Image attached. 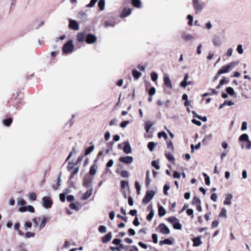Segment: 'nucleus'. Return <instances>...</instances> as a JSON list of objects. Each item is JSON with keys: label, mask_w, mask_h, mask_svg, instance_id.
I'll use <instances>...</instances> for the list:
<instances>
[{"label": "nucleus", "mask_w": 251, "mask_h": 251, "mask_svg": "<svg viewBox=\"0 0 251 251\" xmlns=\"http://www.w3.org/2000/svg\"><path fill=\"white\" fill-rule=\"evenodd\" d=\"M193 246L195 247H198L202 244V242L201 240V238L200 237L194 238L193 239Z\"/></svg>", "instance_id": "22"}, {"label": "nucleus", "mask_w": 251, "mask_h": 251, "mask_svg": "<svg viewBox=\"0 0 251 251\" xmlns=\"http://www.w3.org/2000/svg\"><path fill=\"white\" fill-rule=\"evenodd\" d=\"M166 212L165 208L162 206H159L158 207V215L160 217H163L165 216Z\"/></svg>", "instance_id": "26"}, {"label": "nucleus", "mask_w": 251, "mask_h": 251, "mask_svg": "<svg viewBox=\"0 0 251 251\" xmlns=\"http://www.w3.org/2000/svg\"><path fill=\"white\" fill-rule=\"evenodd\" d=\"M156 92V89L154 87H151L150 88L149 91V94L151 96H152L153 95L155 94Z\"/></svg>", "instance_id": "55"}, {"label": "nucleus", "mask_w": 251, "mask_h": 251, "mask_svg": "<svg viewBox=\"0 0 251 251\" xmlns=\"http://www.w3.org/2000/svg\"><path fill=\"white\" fill-rule=\"evenodd\" d=\"M167 221L174 225L175 223L177 222L179 220L177 218L175 217H170L167 219Z\"/></svg>", "instance_id": "30"}, {"label": "nucleus", "mask_w": 251, "mask_h": 251, "mask_svg": "<svg viewBox=\"0 0 251 251\" xmlns=\"http://www.w3.org/2000/svg\"><path fill=\"white\" fill-rule=\"evenodd\" d=\"M74 49V46L72 40L68 41L66 43L63 47V51L65 53L71 52Z\"/></svg>", "instance_id": "2"}, {"label": "nucleus", "mask_w": 251, "mask_h": 251, "mask_svg": "<svg viewBox=\"0 0 251 251\" xmlns=\"http://www.w3.org/2000/svg\"><path fill=\"white\" fill-rule=\"evenodd\" d=\"M69 27L70 29L74 30H78L79 29L78 24L75 20L70 19H69Z\"/></svg>", "instance_id": "6"}, {"label": "nucleus", "mask_w": 251, "mask_h": 251, "mask_svg": "<svg viewBox=\"0 0 251 251\" xmlns=\"http://www.w3.org/2000/svg\"><path fill=\"white\" fill-rule=\"evenodd\" d=\"M181 37L185 40V42L192 41L195 39L194 37L192 35L185 32H184L182 33Z\"/></svg>", "instance_id": "12"}, {"label": "nucleus", "mask_w": 251, "mask_h": 251, "mask_svg": "<svg viewBox=\"0 0 251 251\" xmlns=\"http://www.w3.org/2000/svg\"><path fill=\"white\" fill-rule=\"evenodd\" d=\"M97 37L91 33L88 34L86 37V42L87 44H92L97 41Z\"/></svg>", "instance_id": "7"}, {"label": "nucleus", "mask_w": 251, "mask_h": 251, "mask_svg": "<svg viewBox=\"0 0 251 251\" xmlns=\"http://www.w3.org/2000/svg\"><path fill=\"white\" fill-rule=\"evenodd\" d=\"M155 193L152 190L148 191L142 200V202L144 203H148L153 198Z\"/></svg>", "instance_id": "4"}, {"label": "nucleus", "mask_w": 251, "mask_h": 251, "mask_svg": "<svg viewBox=\"0 0 251 251\" xmlns=\"http://www.w3.org/2000/svg\"><path fill=\"white\" fill-rule=\"evenodd\" d=\"M92 179L88 176H85L83 179V185L87 188H91Z\"/></svg>", "instance_id": "9"}, {"label": "nucleus", "mask_w": 251, "mask_h": 251, "mask_svg": "<svg viewBox=\"0 0 251 251\" xmlns=\"http://www.w3.org/2000/svg\"><path fill=\"white\" fill-rule=\"evenodd\" d=\"M249 140V136L247 134L244 133L242 134L239 138V140L240 141H246L247 142Z\"/></svg>", "instance_id": "29"}, {"label": "nucleus", "mask_w": 251, "mask_h": 251, "mask_svg": "<svg viewBox=\"0 0 251 251\" xmlns=\"http://www.w3.org/2000/svg\"><path fill=\"white\" fill-rule=\"evenodd\" d=\"M112 238V233L111 232H108L107 234H106L104 236H103L102 238V242L103 243H107Z\"/></svg>", "instance_id": "19"}, {"label": "nucleus", "mask_w": 251, "mask_h": 251, "mask_svg": "<svg viewBox=\"0 0 251 251\" xmlns=\"http://www.w3.org/2000/svg\"><path fill=\"white\" fill-rule=\"evenodd\" d=\"M35 236V233L34 232L28 231L25 234V237L26 238H29L30 237H34Z\"/></svg>", "instance_id": "49"}, {"label": "nucleus", "mask_w": 251, "mask_h": 251, "mask_svg": "<svg viewBox=\"0 0 251 251\" xmlns=\"http://www.w3.org/2000/svg\"><path fill=\"white\" fill-rule=\"evenodd\" d=\"M77 17L82 21H85L87 18V15L85 11H81L78 13Z\"/></svg>", "instance_id": "17"}, {"label": "nucleus", "mask_w": 251, "mask_h": 251, "mask_svg": "<svg viewBox=\"0 0 251 251\" xmlns=\"http://www.w3.org/2000/svg\"><path fill=\"white\" fill-rule=\"evenodd\" d=\"M151 165L157 170H159L160 169V166L159 165V162L157 161H155V160L152 161L151 162Z\"/></svg>", "instance_id": "41"}, {"label": "nucleus", "mask_w": 251, "mask_h": 251, "mask_svg": "<svg viewBox=\"0 0 251 251\" xmlns=\"http://www.w3.org/2000/svg\"><path fill=\"white\" fill-rule=\"evenodd\" d=\"M232 198L233 196L231 194H227L226 195V197L224 202V204L227 205H231L232 203L231 200L232 199Z\"/></svg>", "instance_id": "16"}, {"label": "nucleus", "mask_w": 251, "mask_h": 251, "mask_svg": "<svg viewBox=\"0 0 251 251\" xmlns=\"http://www.w3.org/2000/svg\"><path fill=\"white\" fill-rule=\"evenodd\" d=\"M119 149H123L124 152H126V143L124 142L122 144H119L118 146Z\"/></svg>", "instance_id": "56"}, {"label": "nucleus", "mask_w": 251, "mask_h": 251, "mask_svg": "<svg viewBox=\"0 0 251 251\" xmlns=\"http://www.w3.org/2000/svg\"><path fill=\"white\" fill-rule=\"evenodd\" d=\"M220 217H224L225 218H226V210L225 208L223 207L221 209V211L219 214Z\"/></svg>", "instance_id": "33"}, {"label": "nucleus", "mask_w": 251, "mask_h": 251, "mask_svg": "<svg viewBox=\"0 0 251 251\" xmlns=\"http://www.w3.org/2000/svg\"><path fill=\"white\" fill-rule=\"evenodd\" d=\"M173 226V227L176 229L180 230L182 229V225L179 223V221Z\"/></svg>", "instance_id": "38"}, {"label": "nucleus", "mask_w": 251, "mask_h": 251, "mask_svg": "<svg viewBox=\"0 0 251 251\" xmlns=\"http://www.w3.org/2000/svg\"><path fill=\"white\" fill-rule=\"evenodd\" d=\"M228 81L227 80L226 78V77H224L220 81V83L221 85H223L225 83H227Z\"/></svg>", "instance_id": "63"}, {"label": "nucleus", "mask_w": 251, "mask_h": 251, "mask_svg": "<svg viewBox=\"0 0 251 251\" xmlns=\"http://www.w3.org/2000/svg\"><path fill=\"white\" fill-rule=\"evenodd\" d=\"M203 176L205 177V183L207 185H209L210 183V177L205 173H203Z\"/></svg>", "instance_id": "40"}, {"label": "nucleus", "mask_w": 251, "mask_h": 251, "mask_svg": "<svg viewBox=\"0 0 251 251\" xmlns=\"http://www.w3.org/2000/svg\"><path fill=\"white\" fill-rule=\"evenodd\" d=\"M154 215V211L153 210L151 209L150 213L147 216V220L149 221H151Z\"/></svg>", "instance_id": "36"}, {"label": "nucleus", "mask_w": 251, "mask_h": 251, "mask_svg": "<svg viewBox=\"0 0 251 251\" xmlns=\"http://www.w3.org/2000/svg\"><path fill=\"white\" fill-rule=\"evenodd\" d=\"M217 198L218 197L216 193H213L210 197L211 199L215 202L217 201Z\"/></svg>", "instance_id": "62"}, {"label": "nucleus", "mask_w": 251, "mask_h": 251, "mask_svg": "<svg viewBox=\"0 0 251 251\" xmlns=\"http://www.w3.org/2000/svg\"><path fill=\"white\" fill-rule=\"evenodd\" d=\"M99 231L100 233H105L107 231L106 227L105 226H100L99 227Z\"/></svg>", "instance_id": "45"}, {"label": "nucleus", "mask_w": 251, "mask_h": 251, "mask_svg": "<svg viewBox=\"0 0 251 251\" xmlns=\"http://www.w3.org/2000/svg\"><path fill=\"white\" fill-rule=\"evenodd\" d=\"M132 74L135 80H138L142 75V73L136 70H133Z\"/></svg>", "instance_id": "21"}, {"label": "nucleus", "mask_w": 251, "mask_h": 251, "mask_svg": "<svg viewBox=\"0 0 251 251\" xmlns=\"http://www.w3.org/2000/svg\"><path fill=\"white\" fill-rule=\"evenodd\" d=\"M126 156L121 157L119 159V162L116 164V170H125Z\"/></svg>", "instance_id": "5"}, {"label": "nucleus", "mask_w": 251, "mask_h": 251, "mask_svg": "<svg viewBox=\"0 0 251 251\" xmlns=\"http://www.w3.org/2000/svg\"><path fill=\"white\" fill-rule=\"evenodd\" d=\"M17 202L21 205H25L26 203V201L22 198L18 199Z\"/></svg>", "instance_id": "54"}, {"label": "nucleus", "mask_w": 251, "mask_h": 251, "mask_svg": "<svg viewBox=\"0 0 251 251\" xmlns=\"http://www.w3.org/2000/svg\"><path fill=\"white\" fill-rule=\"evenodd\" d=\"M226 91L229 95H233L234 94V90L231 87H227Z\"/></svg>", "instance_id": "42"}, {"label": "nucleus", "mask_w": 251, "mask_h": 251, "mask_svg": "<svg viewBox=\"0 0 251 251\" xmlns=\"http://www.w3.org/2000/svg\"><path fill=\"white\" fill-rule=\"evenodd\" d=\"M193 6L196 13L200 12L203 9V4L199 0H193Z\"/></svg>", "instance_id": "3"}, {"label": "nucleus", "mask_w": 251, "mask_h": 251, "mask_svg": "<svg viewBox=\"0 0 251 251\" xmlns=\"http://www.w3.org/2000/svg\"><path fill=\"white\" fill-rule=\"evenodd\" d=\"M43 206L46 208H49L51 206L52 201L50 198L48 197H45L42 199Z\"/></svg>", "instance_id": "8"}, {"label": "nucleus", "mask_w": 251, "mask_h": 251, "mask_svg": "<svg viewBox=\"0 0 251 251\" xmlns=\"http://www.w3.org/2000/svg\"><path fill=\"white\" fill-rule=\"evenodd\" d=\"M133 224L135 226H138L140 225V222L138 221V218L137 217H136L133 221Z\"/></svg>", "instance_id": "64"}, {"label": "nucleus", "mask_w": 251, "mask_h": 251, "mask_svg": "<svg viewBox=\"0 0 251 251\" xmlns=\"http://www.w3.org/2000/svg\"><path fill=\"white\" fill-rule=\"evenodd\" d=\"M153 126V124L151 123L150 121H147L145 124V128L147 132H148L151 128V127Z\"/></svg>", "instance_id": "32"}, {"label": "nucleus", "mask_w": 251, "mask_h": 251, "mask_svg": "<svg viewBox=\"0 0 251 251\" xmlns=\"http://www.w3.org/2000/svg\"><path fill=\"white\" fill-rule=\"evenodd\" d=\"M36 199V195L34 193H31L29 195V199L31 201H35Z\"/></svg>", "instance_id": "58"}, {"label": "nucleus", "mask_w": 251, "mask_h": 251, "mask_svg": "<svg viewBox=\"0 0 251 251\" xmlns=\"http://www.w3.org/2000/svg\"><path fill=\"white\" fill-rule=\"evenodd\" d=\"M163 81L165 86L169 88L172 89L173 88V86L172 84V82L170 79L169 76L167 74H164L163 75Z\"/></svg>", "instance_id": "10"}, {"label": "nucleus", "mask_w": 251, "mask_h": 251, "mask_svg": "<svg viewBox=\"0 0 251 251\" xmlns=\"http://www.w3.org/2000/svg\"><path fill=\"white\" fill-rule=\"evenodd\" d=\"M236 50L239 54H242L244 52L243 47L242 45H238L237 46Z\"/></svg>", "instance_id": "51"}, {"label": "nucleus", "mask_w": 251, "mask_h": 251, "mask_svg": "<svg viewBox=\"0 0 251 251\" xmlns=\"http://www.w3.org/2000/svg\"><path fill=\"white\" fill-rule=\"evenodd\" d=\"M192 203L194 204H198L201 203V200L197 197H194L192 200Z\"/></svg>", "instance_id": "52"}, {"label": "nucleus", "mask_w": 251, "mask_h": 251, "mask_svg": "<svg viewBox=\"0 0 251 251\" xmlns=\"http://www.w3.org/2000/svg\"><path fill=\"white\" fill-rule=\"evenodd\" d=\"M165 156L169 160L171 161V160H174V157L173 155L171 153H170L169 152H165Z\"/></svg>", "instance_id": "48"}, {"label": "nucleus", "mask_w": 251, "mask_h": 251, "mask_svg": "<svg viewBox=\"0 0 251 251\" xmlns=\"http://www.w3.org/2000/svg\"><path fill=\"white\" fill-rule=\"evenodd\" d=\"M150 172L148 171L146 173V178L145 180V184L146 186H148L150 185L151 183V179L150 178Z\"/></svg>", "instance_id": "31"}, {"label": "nucleus", "mask_w": 251, "mask_h": 251, "mask_svg": "<svg viewBox=\"0 0 251 251\" xmlns=\"http://www.w3.org/2000/svg\"><path fill=\"white\" fill-rule=\"evenodd\" d=\"M187 18L188 19L189 22L188 23V24L190 26H192L193 25V17L191 15H188L187 16Z\"/></svg>", "instance_id": "46"}, {"label": "nucleus", "mask_w": 251, "mask_h": 251, "mask_svg": "<svg viewBox=\"0 0 251 251\" xmlns=\"http://www.w3.org/2000/svg\"><path fill=\"white\" fill-rule=\"evenodd\" d=\"M61 176L59 175L58 177L54 181V184L52 185V188L54 190H56L59 186L61 185Z\"/></svg>", "instance_id": "14"}, {"label": "nucleus", "mask_w": 251, "mask_h": 251, "mask_svg": "<svg viewBox=\"0 0 251 251\" xmlns=\"http://www.w3.org/2000/svg\"><path fill=\"white\" fill-rule=\"evenodd\" d=\"M158 137L159 138L162 137H163L165 139H167L168 138L167 134L164 131L159 132L158 133Z\"/></svg>", "instance_id": "53"}, {"label": "nucleus", "mask_w": 251, "mask_h": 251, "mask_svg": "<svg viewBox=\"0 0 251 251\" xmlns=\"http://www.w3.org/2000/svg\"><path fill=\"white\" fill-rule=\"evenodd\" d=\"M159 244L160 246H162L164 244L171 245L173 244V242L169 239H166L164 240L160 241Z\"/></svg>", "instance_id": "28"}, {"label": "nucleus", "mask_w": 251, "mask_h": 251, "mask_svg": "<svg viewBox=\"0 0 251 251\" xmlns=\"http://www.w3.org/2000/svg\"><path fill=\"white\" fill-rule=\"evenodd\" d=\"M152 238L153 240V242L156 244L158 242V236L156 234H152Z\"/></svg>", "instance_id": "59"}, {"label": "nucleus", "mask_w": 251, "mask_h": 251, "mask_svg": "<svg viewBox=\"0 0 251 251\" xmlns=\"http://www.w3.org/2000/svg\"><path fill=\"white\" fill-rule=\"evenodd\" d=\"M97 168L98 167L96 165H92L89 170L90 175L92 176L95 175L97 173Z\"/></svg>", "instance_id": "25"}, {"label": "nucleus", "mask_w": 251, "mask_h": 251, "mask_svg": "<svg viewBox=\"0 0 251 251\" xmlns=\"http://www.w3.org/2000/svg\"><path fill=\"white\" fill-rule=\"evenodd\" d=\"M155 146V144L153 142H149L148 145V147L151 151H153Z\"/></svg>", "instance_id": "35"}, {"label": "nucleus", "mask_w": 251, "mask_h": 251, "mask_svg": "<svg viewBox=\"0 0 251 251\" xmlns=\"http://www.w3.org/2000/svg\"><path fill=\"white\" fill-rule=\"evenodd\" d=\"M212 42L214 46L216 47H219L222 45V41L221 38L217 36H215L212 39Z\"/></svg>", "instance_id": "13"}, {"label": "nucleus", "mask_w": 251, "mask_h": 251, "mask_svg": "<svg viewBox=\"0 0 251 251\" xmlns=\"http://www.w3.org/2000/svg\"><path fill=\"white\" fill-rule=\"evenodd\" d=\"M93 191V189L92 187L89 188L84 194L83 197L82 198V200L85 201L88 199L92 195Z\"/></svg>", "instance_id": "15"}, {"label": "nucleus", "mask_w": 251, "mask_h": 251, "mask_svg": "<svg viewBox=\"0 0 251 251\" xmlns=\"http://www.w3.org/2000/svg\"><path fill=\"white\" fill-rule=\"evenodd\" d=\"M86 36L83 32H79L77 34V40L79 42H83L86 40Z\"/></svg>", "instance_id": "18"}, {"label": "nucleus", "mask_w": 251, "mask_h": 251, "mask_svg": "<svg viewBox=\"0 0 251 251\" xmlns=\"http://www.w3.org/2000/svg\"><path fill=\"white\" fill-rule=\"evenodd\" d=\"M12 119L11 118L7 119L3 121V123L6 126H9L12 123Z\"/></svg>", "instance_id": "50"}, {"label": "nucleus", "mask_w": 251, "mask_h": 251, "mask_svg": "<svg viewBox=\"0 0 251 251\" xmlns=\"http://www.w3.org/2000/svg\"><path fill=\"white\" fill-rule=\"evenodd\" d=\"M49 221L46 217L43 216L42 219V221L39 226V230L42 229L45 226L46 224Z\"/></svg>", "instance_id": "20"}, {"label": "nucleus", "mask_w": 251, "mask_h": 251, "mask_svg": "<svg viewBox=\"0 0 251 251\" xmlns=\"http://www.w3.org/2000/svg\"><path fill=\"white\" fill-rule=\"evenodd\" d=\"M212 137H213V135L212 134H209L208 135H206L205 136V137H204V138L203 139L202 141V143L203 144H206L207 143L211 140L212 139Z\"/></svg>", "instance_id": "23"}, {"label": "nucleus", "mask_w": 251, "mask_h": 251, "mask_svg": "<svg viewBox=\"0 0 251 251\" xmlns=\"http://www.w3.org/2000/svg\"><path fill=\"white\" fill-rule=\"evenodd\" d=\"M151 80L153 81H155L158 78V75L155 72H152L151 75Z\"/></svg>", "instance_id": "43"}, {"label": "nucleus", "mask_w": 251, "mask_h": 251, "mask_svg": "<svg viewBox=\"0 0 251 251\" xmlns=\"http://www.w3.org/2000/svg\"><path fill=\"white\" fill-rule=\"evenodd\" d=\"M105 5V0H100L98 2V5L99 7V9L100 11H103L104 9Z\"/></svg>", "instance_id": "27"}, {"label": "nucleus", "mask_w": 251, "mask_h": 251, "mask_svg": "<svg viewBox=\"0 0 251 251\" xmlns=\"http://www.w3.org/2000/svg\"><path fill=\"white\" fill-rule=\"evenodd\" d=\"M158 228H159L161 233L163 234H168L170 232L169 228L164 224H160L158 226Z\"/></svg>", "instance_id": "11"}, {"label": "nucleus", "mask_w": 251, "mask_h": 251, "mask_svg": "<svg viewBox=\"0 0 251 251\" xmlns=\"http://www.w3.org/2000/svg\"><path fill=\"white\" fill-rule=\"evenodd\" d=\"M238 64V62H231L223 66L220 69V73H227L232 70Z\"/></svg>", "instance_id": "1"}, {"label": "nucleus", "mask_w": 251, "mask_h": 251, "mask_svg": "<svg viewBox=\"0 0 251 251\" xmlns=\"http://www.w3.org/2000/svg\"><path fill=\"white\" fill-rule=\"evenodd\" d=\"M247 128V123L246 122H243L242 124L241 130L244 131L246 130Z\"/></svg>", "instance_id": "61"}, {"label": "nucleus", "mask_w": 251, "mask_h": 251, "mask_svg": "<svg viewBox=\"0 0 251 251\" xmlns=\"http://www.w3.org/2000/svg\"><path fill=\"white\" fill-rule=\"evenodd\" d=\"M132 4L136 8H141L142 7V4L140 0H132Z\"/></svg>", "instance_id": "24"}, {"label": "nucleus", "mask_w": 251, "mask_h": 251, "mask_svg": "<svg viewBox=\"0 0 251 251\" xmlns=\"http://www.w3.org/2000/svg\"><path fill=\"white\" fill-rule=\"evenodd\" d=\"M233 51V50L232 48H228L226 52V55L228 57L231 56L232 54Z\"/></svg>", "instance_id": "57"}, {"label": "nucleus", "mask_w": 251, "mask_h": 251, "mask_svg": "<svg viewBox=\"0 0 251 251\" xmlns=\"http://www.w3.org/2000/svg\"><path fill=\"white\" fill-rule=\"evenodd\" d=\"M170 187L169 184H166L164 186L163 192L165 195H168V191L170 189Z\"/></svg>", "instance_id": "44"}, {"label": "nucleus", "mask_w": 251, "mask_h": 251, "mask_svg": "<svg viewBox=\"0 0 251 251\" xmlns=\"http://www.w3.org/2000/svg\"><path fill=\"white\" fill-rule=\"evenodd\" d=\"M115 172L118 175L121 176L123 177H126V170H116Z\"/></svg>", "instance_id": "34"}, {"label": "nucleus", "mask_w": 251, "mask_h": 251, "mask_svg": "<svg viewBox=\"0 0 251 251\" xmlns=\"http://www.w3.org/2000/svg\"><path fill=\"white\" fill-rule=\"evenodd\" d=\"M25 230H27L28 228H30L32 226V224L30 222H25L24 225Z\"/></svg>", "instance_id": "47"}, {"label": "nucleus", "mask_w": 251, "mask_h": 251, "mask_svg": "<svg viewBox=\"0 0 251 251\" xmlns=\"http://www.w3.org/2000/svg\"><path fill=\"white\" fill-rule=\"evenodd\" d=\"M98 0H91L90 2L86 5V7H93Z\"/></svg>", "instance_id": "39"}, {"label": "nucleus", "mask_w": 251, "mask_h": 251, "mask_svg": "<svg viewBox=\"0 0 251 251\" xmlns=\"http://www.w3.org/2000/svg\"><path fill=\"white\" fill-rule=\"evenodd\" d=\"M94 150V146H91L87 148L85 152V155H87L89 154Z\"/></svg>", "instance_id": "37"}, {"label": "nucleus", "mask_w": 251, "mask_h": 251, "mask_svg": "<svg viewBox=\"0 0 251 251\" xmlns=\"http://www.w3.org/2000/svg\"><path fill=\"white\" fill-rule=\"evenodd\" d=\"M133 161V158L132 156H126V164L132 163Z\"/></svg>", "instance_id": "60"}]
</instances>
